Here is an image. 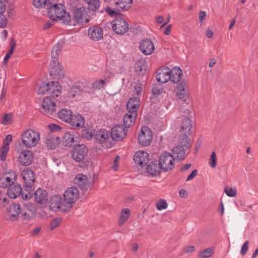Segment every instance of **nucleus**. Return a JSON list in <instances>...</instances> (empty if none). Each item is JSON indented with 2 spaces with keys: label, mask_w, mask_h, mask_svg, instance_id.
<instances>
[{
  "label": "nucleus",
  "mask_w": 258,
  "mask_h": 258,
  "mask_svg": "<svg viewBox=\"0 0 258 258\" xmlns=\"http://www.w3.org/2000/svg\"><path fill=\"white\" fill-rule=\"evenodd\" d=\"M64 45L63 41L58 42L53 47L51 51V58L50 67V75L54 79H60L63 77L62 67L58 62V56Z\"/></svg>",
  "instance_id": "f257e3e1"
},
{
  "label": "nucleus",
  "mask_w": 258,
  "mask_h": 258,
  "mask_svg": "<svg viewBox=\"0 0 258 258\" xmlns=\"http://www.w3.org/2000/svg\"><path fill=\"white\" fill-rule=\"evenodd\" d=\"M48 15L52 21H59L64 25H71V17L61 4H55L48 8Z\"/></svg>",
  "instance_id": "f03ea898"
},
{
  "label": "nucleus",
  "mask_w": 258,
  "mask_h": 258,
  "mask_svg": "<svg viewBox=\"0 0 258 258\" xmlns=\"http://www.w3.org/2000/svg\"><path fill=\"white\" fill-rule=\"evenodd\" d=\"M23 145L27 148H32L36 146L40 140L39 132L29 129L25 131L21 135Z\"/></svg>",
  "instance_id": "7ed1b4c3"
},
{
  "label": "nucleus",
  "mask_w": 258,
  "mask_h": 258,
  "mask_svg": "<svg viewBox=\"0 0 258 258\" xmlns=\"http://www.w3.org/2000/svg\"><path fill=\"white\" fill-rule=\"evenodd\" d=\"M49 92L53 97H58L61 94V86L57 81L49 83H42L37 90L38 94H44Z\"/></svg>",
  "instance_id": "20e7f679"
},
{
  "label": "nucleus",
  "mask_w": 258,
  "mask_h": 258,
  "mask_svg": "<svg viewBox=\"0 0 258 258\" xmlns=\"http://www.w3.org/2000/svg\"><path fill=\"white\" fill-rule=\"evenodd\" d=\"M180 133L183 135V138L180 140V143L184 145L186 148L190 147V141L188 138V136L192 133V123L191 120L187 117L182 119L180 124Z\"/></svg>",
  "instance_id": "39448f33"
},
{
  "label": "nucleus",
  "mask_w": 258,
  "mask_h": 258,
  "mask_svg": "<svg viewBox=\"0 0 258 258\" xmlns=\"http://www.w3.org/2000/svg\"><path fill=\"white\" fill-rule=\"evenodd\" d=\"M3 170L2 171V176L0 178V186L3 188H7L11 186L12 184L16 181L17 176L16 172L9 170L6 171L7 165L6 164L2 165Z\"/></svg>",
  "instance_id": "423d86ee"
},
{
  "label": "nucleus",
  "mask_w": 258,
  "mask_h": 258,
  "mask_svg": "<svg viewBox=\"0 0 258 258\" xmlns=\"http://www.w3.org/2000/svg\"><path fill=\"white\" fill-rule=\"evenodd\" d=\"M21 212V207L19 203H12L5 208L4 217L7 220L16 221Z\"/></svg>",
  "instance_id": "0eeeda50"
},
{
  "label": "nucleus",
  "mask_w": 258,
  "mask_h": 258,
  "mask_svg": "<svg viewBox=\"0 0 258 258\" xmlns=\"http://www.w3.org/2000/svg\"><path fill=\"white\" fill-rule=\"evenodd\" d=\"M51 95L45 97L41 103V112L48 116L56 113L55 99Z\"/></svg>",
  "instance_id": "6e6552de"
},
{
  "label": "nucleus",
  "mask_w": 258,
  "mask_h": 258,
  "mask_svg": "<svg viewBox=\"0 0 258 258\" xmlns=\"http://www.w3.org/2000/svg\"><path fill=\"white\" fill-rule=\"evenodd\" d=\"M79 197V191L78 189L75 187L68 188L63 194L64 202L65 206L70 209L72 207L73 204Z\"/></svg>",
  "instance_id": "1a4fd4ad"
},
{
  "label": "nucleus",
  "mask_w": 258,
  "mask_h": 258,
  "mask_svg": "<svg viewBox=\"0 0 258 258\" xmlns=\"http://www.w3.org/2000/svg\"><path fill=\"white\" fill-rule=\"evenodd\" d=\"M95 139L105 148L112 147V138L109 132L106 130H99L95 134Z\"/></svg>",
  "instance_id": "9d476101"
},
{
  "label": "nucleus",
  "mask_w": 258,
  "mask_h": 258,
  "mask_svg": "<svg viewBox=\"0 0 258 258\" xmlns=\"http://www.w3.org/2000/svg\"><path fill=\"white\" fill-rule=\"evenodd\" d=\"M174 163L175 158L170 153L165 152L160 157L159 165L164 171L171 170L174 167Z\"/></svg>",
  "instance_id": "9b49d317"
},
{
  "label": "nucleus",
  "mask_w": 258,
  "mask_h": 258,
  "mask_svg": "<svg viewBox=\"0 0 258 258\" xmlns=\"http://www.w3.org/2000/svg\"><path fill=\"white\" fill-rule=\"evenodd\" d=\"M25 186L28 190H33L35 182V174L33 171L29 168H25L21 173Z\"/></svg>",
  "instance_id": "f8f14e48"
},
{
  "label": "nucleus",
  "mask_w": 258,
  "mask_h": 258,
  "mask_svg": "<svg viewBox=\"0 0 258 258\" xmlns=\"http://www.w3.org/2000/svg\"><path fill=\"white\" fill-rule=\"evenodd\" d=\"M36 211V208L33 204H25L20 213L22 220L25 222L31 220L35 217Z\"/></svg>",
  "instance_id": "ddd939ff"
},
{
  "label": "nucleus",
  "mask_w": 258,
  "mask_h": 258,
  "mask_svg": "<svg viewBox=\"0 0 258 258\" xmlns=\"http://www.w3.org/2000/svg\"><path fill=\"white\" fill-rule=\"evenodd\" d=\"M152 138L151 130L147 126L142 127L141 133L138 135L139 144L143 146H148L151 143Z\"/></svg>",
  "instance_id": "4468645a"
},
{
  "label": "nucleus",
  "mask_w": 258,
  "mask_h": 258,
  "mask_svg": "<svg viewBox=\"0 0 258 258\" xmlns=\"http://www.w3.org/2000/svg\"><path fill=\"white\" fill-rule=\"evenodd\" d=\"M112 28L116 33L122 35L128 30V25L124 19L118 16L112 22Z\"/></svg>",
  "instance_id": "2eb2a0df"
},
{
  "label": "nucleus",
  "mask_w": 258,
  "mask_h": 258,
  "mask_svg": "<svg viewBox=\"0 0 258 258\" xmlns=\"http://www.w3.org/2000/svg\"><path fill=\"white\" fill-rule=\"evenodd\" d=\"M88 153V149L83 144H79L74 147L72 150V157L77 162H80L83 160Z\"/></svg>",
  "instance_id": "dca6fc26"
},
{
  "label": "nucleus",
  "mask_w": 258,
  "mask_h": 258,
  "mask_svg": "<svg viewBox=\"0 0 258 258\" xmlns=\"http://www.w3.org/2000/svg\"><path fill=\"white\" fill-rule=\"evenodd\" d=\"M176 93L178 98L183 101H186L189 96V86L188 83L183 80L178 84Z\"/></svg>",
  "instance_id": "f3484780"
},
{
  "label": "nucleus",
  "mask_w": 258,
  "mask_h": 258,
  "mask_svg": "<svg viewBox=\"0 0 258 258\" xmlns=\"http://www.w3.org/2000/svg\"><path fill=\"white\" fill-rule=\"evenodd\" d=\"M127 128L122 124H118L113 126L110 134L112 140L121 141L126 136Z\"/></svg>",
  "instance_id": "a211bd4d"
},
{
  "label": "nucleus",
  "mask_w": 258,
  "mask_h": 258,
  "mask_svg": "<svg viewBox=\"0 0 258 258\" xmlns=\"http://www.w3.org/2000/svg\"><path fill=\"white\" fill-rule=\"evenodd\" d=\"M88 36L93 41H99L103 37V29L98 26H92L88 30Z\"/></svg>",
  "instance_id": "6ab92c4d"
},
{
  "label": "nucleus",
  "mask_w": 258,
  "mask_h": 258,
  "mask_svg": "<svg viewBox=\"0 0 258 258\" xmlns=\"http://www.w3.org/2000/svg\"><path fill=\"white\" fill-rule=\"evenodd\" d=\"M49 208L52 210L55 211L57 209L61 211H67L69 208L65 206V202L62 203V198L59 196H55L51 197L50 200Z\"/></svg>",
  "instance_id": "aec40b11"
},
{
  "label": "nucleus",
  "mask_w": 258,
  "mask_h": 258,
  "mask_svg": "<svg viewBox=\"0 0 258 258\" xmlns=\"http://www.w3.org/2000/svg\"><path fill=\"white\" fill-rule=\"evenodd\" d=\"M170 69L168 67L161 68L158 71L156 75L157 80L163 84L166 83L170 80Z\"/></svg>",
  "instance_id": "412c9836"
},
{
  "label": "nucleus",
  "mask_w": 258,
  "mask_h": 258,
  "mask_svg": "<svg viewBox=\"0 0 258 258\" xmlns=\"http://www.w3.org/2000/svg\"><path fill=\"white\" fill-rule=\"evenodd\" d=\"M134 160L136 163L141 166L146 165L149 160V156L147 152L139 151L134 155Z\"/></svg>",
  "instance_id": "4be33fe9"
},
{
  "label": "nucleus",
  "mask_w": 258,
  "mask_h": 258,
  "mask_svg": "<svg viewBox=\"0 0 258 258\" xmlns=\"http://www.w3.org/2000/svg\"><path fill=\"white\" fill-rule=\"evenodd\" d=\"M78 134L73 131L66 133L62 138V143L66 146L70 147L78 141Z\"/></svg>",
  "instance_id": "5701e85b"
},
{
  "label": "nucleus",
  "mask_w": 258,
  "mask_h": 258,
  "mask_svg": "<svg viewBox=\"0 0 258 258\" xmlns=\"http://www.w3.org/2000/svg\"><path fill=\"white\" fill-rule=\"evenodd\" d=\"M35 201L40 205L45 204L48 200V193L47 191L42 188H39L34 192Z\"/></svg>",
  "instance_id": "b1692460"
},
{
  "label": "nucleus",
  "mask_w": 258,
  "mask_h": 258,
  "mask_svg": "<svg viewBox=\"0 0 258 258\" xmlns=\"http://www.w3.org/2000/svg\"><path fill=\"white\" fill-rule=\"evenodd\" d=\"M18 159L22 165H29L32 163L33 160V153L28 150L23 151L19 155Z\"/></svg>",
  "instance_id": "393cba45"
},
{
  "label": "nucleus",
  "mask_w": 258,
  "mask_h": 258,
  "mask_svg": "<svg viewBox=\"0 0 258 258\" xmlns=\"http://www.w3.org/2000/svg\"><path fill=\"white\" fill-rule=\"evenodd\" d=\"M74 17L76 21L78 23H86L89 21L88 16L84 7H81L76 10Z\"/></svg>",
  "instance_id": "a878e982"
},
{
  "label": "nucleus",
  "mask_w": 258,
  "mask_h": 258,
  "mask_svg": "<svg viewBox=\"0 0 258 258\" xmlns=\"http://www.w3.org/2000/svg\"><path fill=\"white\" fill-rule=\"evenodd\" d=\"M154 49V44L150 39H145L141 43L140 50L145 55H150L152 54Z\"/></svg>",
  "instance_id": "bb28decb"
},
{
  "label": "nucleus",
  "mask_w": 258,
  "mask_h": 258,
  "mask_svg": "<svg viewBox=\"0 0 258 258\" xmlns=\"http://www.w3.org/2000/svg\"><path fill=\"white\" fill-rule=\"evenodd\" d=\"M68 123L73 127L81 128L84 126L85 120L84 117L79 114H72Z\"/></svg>",
  "instance_id": "cd10ccee"
},
{
  "label": "nucleus",
  "mask_w": 258,
  "mask_h": 258,
  "mask_svg": "<svg viewBox=\"0 0 258 258\" xmlns=\"http://www.w3.org/2000/svg\"><path fill=\"white\" fill-rule=\"evenodd\" d=\"M74 182L83 190L87 189L90 186V181L87 177L82 174H79L74 178Z\"/></svg>",
  "instance_id": "c85d7f7f"
},
{
  "label": "nucleus",
  "mask_w": 258,
  "mask_h": 258,
  "mask_svg": "<svg viewBox=\"0 0 258 258\" xmlns=\"http://www.w3.org/2000/svg\"><path fill=\"white\" fill-rule=\"evenodd\" d=\"M22 191V188L20 184H16L11 185L7 190V194L11 199H16Z\"/></svg>",
  "instance_id": "c756f323"
},
{
  "label": "nucleus",
  "mask_w": 258,
  "mask_h": 258,
  "mask_svg": "<svg viewBox=\"0 0 258 258\" xmlns=\"http://www.w3.org/2000/svg\"><path fill=\"white\" fill-rule=\"evenodd\" d=\"M140 105V100L138 97L131 98L127 101L126 108L128 112L137 113Z\"/></svg>",
  "instance_id": "7c9ffc66"
},
{
  "label": "nucleus",
  "mask_w": 258,
  "mask_h": 258,
  "mask_svg": "<svg viewBox=\"0 0 258 258\" xmlns=\"http://www.w3.org/2000/svg\"><path fill=\"white\" fill-rule=\"evenodd\" d=\"M169 75L170 76V80L174 83H177L181 79L183 75L182 71L179 67H175L171 70H170Z\"/></svg>",
  "instance_id": "2f4dec72"
},
{
  "label": "nucleus",
  "mask_w": 258,
  "mask_h": 258,
  "mask_svg": "<svg viewBox=\"0 0 258 258\" xmlns=\"http://www.w3.org/2000/svg\"><path fill=\"white\" fill-rule=\"evenodd\" d=\"M60 143V139L58 137L49 135L47 136L45 139V143L47 147L50 149H54Z\"/></svg>",
  "instance_id": "473e14b6"
},
{
  "label": "nucleus",
  "mask_w": 258,
  "mask_h": 258,
  "mask_svg": "<svg viewBox=\"0 0 258 258\" xmlns=\"http://www.w3.org/2000/svg\"><path fill=\"white\" fill-rule=\"evenodd\" d=\"M137 116V113H134L128 111L124 115L123 117V125L125 127V128L130 127L134 123Z\"/></svg>",
  "instance_id": "72a5a7b5"
},
{
  "label": "nucleus",
  "mask_w": 258,
  "mask_h": 258,
  "mask_svg": "<svg viewBox=\"0 0 258 258\" xmlns=\"http://www.w3.org/2000/svg\"><path fill=\"white\" fill-rule=\"evenodd\" d=\"M180 144L181 145L177 146L172 150L174 156L178 158L179 160L183 159L185 157V151L183 147L187 149L184 145H182L180 143Z\"/></svg>",
  "instance_id": "f704fd0d"
},
{
  "label": "nucleus",
  "mask_w": 258,
  "mask_h": 258,
  "mask_svg": "<svg viewBox=\"0 0 258 258\" xmlns=\"http://www.w3.org/2000/svg\"><path fill=\"white\" fill-rule=\"evenodd\" d=\"M57 114L60 119L68 123L73 114L70 109L68 108H63L58 111Z\"/></svg>",
  "instance_id": "c9c22d12"
},
{
  "label": "nucleus",
  "mask_w": 258,
  "mask_h": 258,
  "mask_svg": "<svg viewBox=\"0 0 258 258\" xmlns=\"http://www.w3.org/2000/svg\"><path fill=\"white\" fill-rule=\"evenodd\" d=\"M162 169L159 164H157V163L152 162L149 164L147 167V170L148 173L153 176H156L160 173L161 170Z\"/></svg>",
  "instance_id": "e433bc0d"
},
{
  "label": "nucleus",
  "mask_w": 258,
  "mask_h": 258,
  "mask_svg": "<svg viewBox=\"0 0 258 258\" xmlns=\"http://www.w3.org/2000/svg\"><path fill=\"white\" fill-rule=\"evenodd\" d=\"M115 4L116 7L119 11H126L131 7L132 0H119Z\"/></svg>",
  "instance_id": "4c0bfd02"
},
{
  "label": "nucleus",
  "mask_w": 258,
  "mask_h": 258,
  "mask_svg": "<svg viewBox=\"0 0 258 258\" xmlns=\"http://www.w3.org/2000/svg\"><path fill=\"white\" fill-rule=\"evenodd\" d=\"M136 72L139 74H143L146 69V62L144 60H139L135 64Z\"/></svg>",
  "instance_id": "58836bf2"
},
{
  "label": "nucleus",
  "mask_w": 258,
  "mask_h": 258,
  "mask_svg": "<svg viewBox=\"0 0 258 258\" xmlns=\"http://www.w3.org/2000/svg\"><path fill=\"white\" fill-rule=\"evenodd\" d=\"M131 214L130 210L125 208L122 210L121 215L118 220L120 225H123L128 219Z\"/></svg>",
  "instance_id": "ea45409f"
},
{
  "label": "nucleus",
  "mask_w": 258,
  "mask_h": 258,
  "mask_svg": "<svg viewBox=\"0 0 258 258\" xmlns=\"http://www.w3.org/2000/svg\"><path fill=\"white\" fill-rule=\"evenodd\" d=\"M88 4V8L92 11L98 10L100 6L99 0H85Z\"/></svg>",
  "instance_id": "a19ab883"
},
{
  "label": "nucleus",
  "mask_w": 258,
  "mask_h": 258,
  "mask_svg": "<svg viewBox=\"0 0 258 258\" xmlns=\"http://www.w3.org/2000/svg\"><path fill=\"white\" fill-rule=\"evenodd\" d=\"M9 150V143L5 142L3 144V146L2 147L0 150V159L2 161L6 160L7 153Z\"/></svg>",
  "instance_id": "79ce46f5"
},
{
  "label": "nucleus",
  "mask_w": 258,
  "mask_h": 258,
  "mask_svg": "<svg viewBox=\"0 0 258 258\" xmlns=\"http://www.w3.org/2000/svg\"><path fill=\"white\" fill-rule=\"evenodd\" d=\"M81 90L80 88L77 86H73L69 92V97L73 99L78 96L81 94Z\"/></svg>",
  "instance_id": "37998d69"
},
{
  "label": "nucleus",
  "mask_w": 258,
  "mask_h": 258,
  "mask_svg": "<svg viewBox=\"0 0 258 258\" xmlns=\"http://www.w3.org/2000/svg\"><path fill=\"white\" fill-rule=\"evenodd\" d=\"M214 250V248L213 247H210L207 248L203 251H201L199 253V256L202 258H208L210 257L212 254Z\"/></svg>",
  "instance_id": "c03bdc74"
},
{
  "label": "nucleus",
  "mask_w": 258,
  "mask_h": 258,
  "mask_svg": "<svg viewBox=\"0 0 258 258\" xmlns=\"http://www.w3.org/2000/svg\"><path fill=\"white\" fill-rule=\"evenodd\" d=\"M208 163L211 168H214L216 167L217 165V157L215 152L212 153Z\"/></svg>",
  "instance_id": "a18cd8bd"
},
{
  "label": "nucleus",
  "mask_w": 258,
  "mask_h": 258,
  "mask_svg": "<svg viewBox=\"0 0 258 258\" xmlns=\"http://www.w3.org/2000/svg\"><path fill=\"white\" fill-rule=\"evenodd\" d=\"M106 81V79L96 80L93 84L92 87L94 89H100L105 86Z\"/></svg>",
  "instance_id": "49530a36"
},
{
  "label": "nucleus",
  "mask_w": 258,
  "mask_h": 258,
  "mask_svg": "<svg viewBox=\"0 0 258 258\" xmlns=\"http://www.w3.org/2000/svg\"><path fill=\"white\" fill-rule=\"evenodd\" d=\"M167 205L166 200L162 199L160 200L156 203L157 209L159 211L166 209Z\"/></svg>",
  "instance_id": "de8ad7c7"
},
{
  "label": "nucleus",
  "mask_w": 258,
  "mask_h": 258,
  "mask_svg": "<svg viewBox=\"0 0 258 258\" xmlns=\"http://www.w3.org/2000/svg\"><path fill=\"white\" fill-rule=\"evenodd\" d=\"M224 191L230 197H235L236 195V190L234 188L226 187H225Z\"/></svg>",
  "instance_id": "09e8293b"
},
{
  "label": "nucleus",
  "mask_w": 258,
  "mask_h": 258,
  "mask_svg": "<svg viewBox=\"0 0 258 258\" xmlns=\"http://www.w3.org/2000/svg\"><path fill=\"white\" fill-rule=\"evenodd\" d=\"M12 121V114L11 113L6 114L3 118L2 123L5 125L9 124Z\"/></svg>",
  "instance_id": "8fccbe9b"
},
{
  "label": "nucleus",
  "mask_w": 258,
  "mask_h": 258,
  "mask_svg": "<svg viewBox=\"0 0 258 258\" xmlns=\"http://www.w3.org/2000/svg\"><path fill=\"white\" fill-rule=\"evenodd\" d=\"M47 0H33V5L37 8H41L47 3Z\"/></svg>",
  "instance_id": "3c124183"
},
{
  "label": "nucleus",
  "mask_w": 258,
  "mask_h": 258,
  "mask_svg": "<svg viewBox=\"0 0 258 258\" xmlns=\"http://www.w3.org/2000/svg\"><path fill=\"white\" fill-rule=\"evenodd\" d=\"M25 190L28 191L27 194H25L22 192L21 194V197L23 200H28L30 199L32 196V191L33 190H28L26 188V187L25 186Z\"/></svg>",
  "instance_id": "603ef678"
},
{
  "label": "nucleus",
  "mask_w": 258,
  "mask_h": 258,
  "mask_svg": "<svg viewBox=\"0 0 258 258\" xmlns=\"http://www.w3.org/2000/svg\"><path fill=\"white\" fill-rule=\"evenodd\" d=\"M61 221L60 218H56L50 223V228L51 230L57 227Z\"/></svg>",
  "instance_id": "864d4df0"
},
{
  "label": "nucleus",
  "mask_w": 258,
  "mask_h": 258,
  "mask_svg": "<svg viewBox=\"0 0 258 258\" xmlns=\"http://www.w3.org/2000/svg\"><path fill=\"white\" fill-rule=\"evenodd\" d=\"M248 245L249 242L248 241H246L244 242L243 244L241 247L240 249V253L242 255H244L248 250Z\"/></svg>",
  "instance_id": "5fc2aeb1"
},
{
  "label": "nucleus",
  "mask_w": 258,
  "mask_h": 258,
  "mask_svg": "<svg viewBox=\"0 0 258 258\" xmlns=\"http://www.w3.org/2000/svg\"><path fill=\"white\" fill-rule=\"evenodd\" d=\"M8 24V19L5 16L0 14V27L5 28Z\"/></svg>",
  "instance_id": "6e6d98bb"
},
{
  "label": "nucleus",
  "mask_w": 258,
  "mask_h": 258,
  "mask_svg": "<svg viewBox=\"0 0 258 258\" xmlns=\"http://www.w3.org/2000/svg\"><path fill=\"white\" fill-rule=\"evenodd\" d=\"M142 87L141 85L137 84L134 86V93L135 94L137 95L138 96H140L142 95Z\"/></svg>",
  "instance_id": "4d7b16f0"
},
{
  "label": "nucleus",
  "mask_w": 258,
  "mask_h": 258,
  "mask_svg": "<svg viewBox=\"0 0 258 258\" xmlns=\"http://www.w3.org/2000/svg\"><path fill=\"white\" fill-rule=\"evenodd\" d=\"M206 18V13L204 11H200L199 13V19L201 25L203 24V21L205 20Z\"/></svg>",
  "instance_id": "13d9d810"
},
{
  "label": "nucleus",
  "mask_w": 258,
  "mask_h": 258,
  "mask_svg": "<svg viewBox=\"0 0 258 258\" xmlns=\"http://www.w3.org/2000/svg\"><path fill=\"white\" fill-rule=\"evenodd\" d=\"M8 195L7 194V192L6 193V192L5 191L0 200V201L2 202V204H4V206H5L6 204H9V200L8 198Z\"/></svg>",
  "instance_id": "bf43d9fd"
},
{
  "label": "nucleus",
  "mask_w": 258,
  "mask_h": 258,
  "mask_svg": "<svg viewBox=\"0 0 258 258\" xmlns=\"http://www.w3.org/2000/svg\"><path fill=\"white\" fill-rule=\"evenodd\" d=\"M49 128L52 132L59 131L61 130V127L55 124H50L49 125Z\"/></svg>",
  "instance_id": "052dcab7"
},
{
  "label": "nucleus",
  "mask_w": 258,
  "mask_h": 258,
  "mask_svg": "<svg viewBox=\"0 0 258 258\" xmlns=\"http://www.w3.org/2000/svg\"><path fill=\"white\" fill-rule=\"evenodd\" d=\"M119 158V156H116L115 157V158L114 160V163L112 166V169L115 171L117 170L118 169V160Z\"/></svg>",
  "instance_id": "680f3d73"
},
{
  "label": "nucleus",
  "mask_w": 258,
  "mask_h": 258,
  "mask_svg": "<svg viewBox=\"0 0 258 258\" xmlns=\"http://www.w3.org/2000/svg\"><path fill=\"white\" fill-rule=\"evenodd\" d=\"M10 45H11V47H10V49L8 50L7 53L10 55H12L13 53L15 45H16V43L14 41L12 40L11 42Z\"/></svg>",
  "instance_id": "e2e57ef3"
},
{
  "label": "nucleus",
  "mask_w": 258,
  "mask_h": 258,
  "mask_svg": "<svg viewBox=\"0 0 258 258\" xmlns=\"http://www.w3.org/2000/svg\"><path fill=\"white\" fill-rule=\"evenodd\" d=\"M198 171L196 169L193 170V171L188 176L186 181H189L193 179L197 174Z\"/></svg>",
  "instance_id": "0e129e2a"
},
{
  "label": "nucleus",
  "mask_w": 258,
  "mask_h": 258,
  "mask_svg": "<svg viewBox=\"0 0 258 258\" xmlns=\"http://www.w3.org/2000/svg\"><path fill=\"white\" fill-rule=\"evenodd\" d=\"M7 36H8V32H7V31L5 30H3L1 32V34H0L1 39L3 41H5L7 39Z\"/></svg>",
  "instance_id": "69168bd1"
},
{
  "label": "nucleus",
  "mask_w": 258,
  "mask_h": 258,
  "mask_svg": "<svg viewBox=\"0 0 258 258\" xmlns=\"http://www.w3.org/2000/svg\"><path fill=\"white\" fill-rule=\"evenodd\" d=\"M162 92V89H160L157 87H154L152 89V93L155 95H159Z\"/></svg>",
  "instance_id": "338daca9"
},
{
  "label": "nucleus",
  "mask_w": 258,
  "mask_h": 258,
  "mask_svg": "<svg viewBox=\"0 0 258 258\" xmlns=\"http://www.w3.org/2000/svg\"><path fill=\"white\" fill-rule=\"evenodd\" d=\"M106 12L110 16H113L115 14L116 12L111 8L109 7H107L105 9Z\"/></svg>",
  "instance_id": "774afa93"
}]
</instances>
